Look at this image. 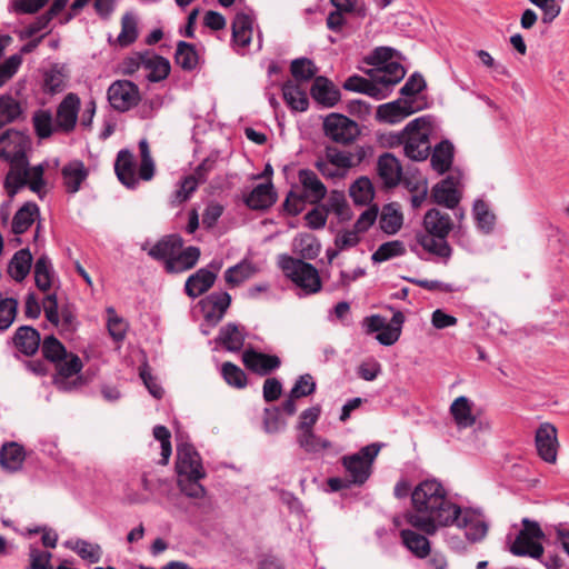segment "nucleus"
<instances>
[{
  "label": "nucleus",
  "mask_w": 569,
  "mask_h": 569,
  "mask_svg": "<svg viewBox=\"0 0 569 569\" xmlns=\"http://www.w3.org/2000/svg\"><path fill=\"white\" fill-rule=\"evenodd\" d=\"M326 207V211L335 212L340 220H349L351 218L350 208L342 191H331Z\"/></svg>",
  "instance_id": "nucleus-53"
},
{
  "label": "nucleus",
  "mask_w": 569,
  "mask_h": 569,
  "mask_svg": "<svg viewBox=\"0 0 569 569\" xmlns=\"http://www.w3.org/2000/svg\"><path fill=\"white\" fill-rule=\"evenodd\" d=\"M231 30L232 42L241 48H247L252 40L253 19L244 12H239L234 16Z\"/></svg>",
  "instance_id": "nucleus-26"
},
{
  "label": "nucleus",
  "mask_w": 569,
  "mask_h": 569,
  "mask_svg": "<svg viewBox=\"0 0 569 569\" xmlns=\"http://www.w3.org/2000/svg\"><path fill=\"white\" fill-rule=\"evenodd\" d=\"M282 96L286 103L293 111H306L309 107V99L306 90L300 83L288 80L282 86Z\"/></svg>",
  "instance_id": "nucleus-32"
},
{
  "label": "nucleus",
  "mask_w": 569,
  "mask_h": 569,
  "mask_svg": "<svg viewBox=\"0 0 569 569\" xmlns=\"http://www.w3.org/2000/svg\"><path fill=\"white\" fill-rule=\"evenodd\" d=\"M32 264V254L24 248L17 251L8 264V273L16 281H22L30 272Z\"/></svg>",
  "instance_id": "nucleus-34"
},
{
  "label": "nucleus",
  "mask_w": 569,
  "mask_h": 569,
  "mask_svg": "<svg viewBox=\"0 0 569 569\" xmlns=\"http://www.w3.org/2000/svg\"><path fill=\"white\" fill-rule=\"evenodd\" d=\"M40 333L37 329L30 326L19 327L13 337L12 342L14 347L26 356H33L40 346Z\"/></svg>",
  "instance_id": "nucleus-22"
},
{
  "label": "nucleus",
  "mask_w": 569,
  "mask_h": 569,
  "mask_svg": "<svg viewBox=\"0 0 569 569\" xmlns=\"http://www.w3.org/2000/svg\"><path fill=\"white\" fill-rule=\"evenodd\" d=\"M279 266L287 278L301 288L306 293H316L321 289L318 270L302 259L287 254L280 256Z\"/></svg>",
  "instance_id": "nucleus-2"
},
{
  "label": "nucleus",
  "mask_w": 569,
  "mask_h": 569,
  "mask_svg": "<svg viewBox=\"0 0 569 569\" xmlns=\"http://www.w3.org/2000/svg\"><path fill=\"white\" fill-rule=\"evenodd\" d=\"M17 299L4 297L0 292V331H6L11 327L17 317Z\"/></svg>",
  "instance_id": "nucleus-51"
},
{
  "label": "nucleus",
  "mask_w": 569,
  "mask_h": 569,
  "mask_svg": "<svg viewBox=\"0 0 569 569\" xmlns=\"http://www.w3.org/2000/svg\"><path fill=\"white\" fill-rule=\"evenodd\" d=\"M107 98L113 110L127 112L139 104L141 94L139 87L132 81L116 80L109 86Z\"/></svg>",
  "instance_id": "nucleus-5"
},
{
  "label": "nucleus",
  "mask_w": 569,
  "mask_h": 569,
  "mask_svg": "<svg viewBox=\"0 0 569 569\" xmlns=\"http://www.w3.org/2000/svg\"><path fill=\"white\" fill-rule=\"evenodd\" d=\"M221 375L224 381L233 388L243 389L248 383L246 372L230 361L222 363Z\"/></svg>",
  "instance_id": "nucleus-52"
},
{
  "label": "nucleus",
  "mask_w": 569,
  "mask_h": 569,
  "mask_svg": "<svg viewBox=\"0 0 569 569\" xmlns=\"http://www.w3.org/2000/svg\"><path fill=\"white\" fill-rule=\"evenodd\" d=\"M423 227L425 231H428L438 238L447 239L453 228V222L448 213L432 208L425 214Z\"/></svg>",
  "instance_id": "nucleus-20"
},
{
  "label": "nucleus",
  "mask_w": 569,
  "mask_h": 569,
  "mask_svg": "<svg viewBox=\"0 0 569 569\" xmlns=\"http://www.w3.org/2000/svg\"><path fill=\"white\" fill-rule=\"evenodd\" d=\"M174 62L183 71L194 70L199 63V54L194 44L186 41H179L174 53Z\"/></svg>",
  "instance_id": "nucleus-40"
},
{
  "label": "nucleus",
  "mask_w": 569,
  "mask_h": 569,
  "mask_svg": "<svg viewBox=\"0 0 569 569\" xmlns=\"http://www.w3.org/2000/svg\"><path fill=\"white\" fill-rule=\"evenodd\" d=\"M198 183L196 181V178L193 177H186L179 188L174 191L171 203L173 206L181 204L182 202L187 201L189 197L193 193V191L197 189Z\"/></svg>",
  "instance_id": "nucleus-62"
},
{
  "label": "nucleus",
  "mask_w": 569,
  "mask_h": 569,
  "mask_svg": "<svg viewBox=\"0 0 569 569\" xmlns=\"http://www.w3.org/2000/svg\"><path fill=\"white\" fill-rule=\"evenodd\" d=\"M458 183L459 180L457 177L452 174L446 177L433 186L431 190V200L448 209H455L460 201V194L457 189Z\"/></svg>",
  "instance_id": "nucleus-14"
},
{
  "label": "nucleus",
  "mask_w": 569,
  "mask_h": 569,
  "mask_svg": "<svg viewBox=\"0 0 569 569\" xmlns=\"http://www.w3.org/2000/svg\"><path fill=\"white\" fill-rule=\"evenodd\" d=\"M290 72L297 83L307 82L317 77L318 68L308 58H298L291 61Z\"/></svg>",
  "instance_id": "nucleus-43"
},
{
  "label": "nucleus",
  "mask_w": 569,
  "mask_h": 569,
  "mask_svg": "<svg viewBox=\"0 0 569 569\" xmlns=\"http://www.w3.org/2000/svg\"><path fill=\"white\" fill-rule=\"evenodd\" d=\"M204 477L192 476H178V487L180 491L189 498L200 499L206 495V489L200 485V480Z\"/></svg>",
  "instance_id": "nucleus-49"
},
{
  "label": "nucleus",
  "mask_w": 569,
  "mask_h": 569,
  "mask_svg": "<svg viewBox=\"0 0 569 569\" xmlns=\"http://www.w3.org/2000/svg\"><path fill=\"white\" fill-rule=\"evenodd\" d=\"M400 537L403 545L420 559L426 558L430 553V541L425 535H421L411 529H403L400 531Z\"/></svg>",
  "instance_id": "nucleus-35"
},
{
  "label": "nucleus",
  "mask_w": 569,
  "mask_h": 569,
  "mask_svg": "<svg viewBox=\"0 0 569 569\" xmlns=\"http://www.w3.org/2000/svg\"><path fill=\"white\" fill-rule=\"evenodd\" d=\"M26 452L21 445L12 441L2 445L0 449V466L8 472H17L22 468Z\"/></svg>",
  "instance_id": "nucleus-25"
},
{
  "label": "nucleus",
  "mask_w": 569,
  "mask_h": 569,
  "mask_svg": "<svg viewBox=\"0 0 569 569\" xmlns=\"http://www.w3.org/2000/svg\"><path fill=\"white\" fill-rule=\"evenodd\" d=\"M39 207L34 202L24 203L13 216L11 229L14 234H22L34 222Z\"/></svg>",
  "instance_id": "nucleus-37"
},
{
  "label": "nucleus",
  "mask_w": 569,
  "mask_h": 569,
  "mask_svg": "<svg viewBox=\"0 0 569 569\" xmlns=\"http://www.w3.org/2000/svg\"><path fill=\"white\" fill-rule=\"evenodd\" d=\"M43 173L44 168L42 164H38L32 168L26 166V186H28L31 191L40 193L46 184Z\"/></svg>",
  "instance_id": "nucleus-61"
},
{
  "label": "nucleus",
  "mask_w": 569,
  "mask_h": 569,
  "mask_svg": "<svg viewBox=\"0 0 569 569\" xmlns=\"http://www.w3.org/2000/svg\"><path fill=\"white\" fill-rule=\"evenodd\" d=\"M216 279V271L201 268L187 279L184 291L189 297L197 298L207 292L213 286Z\"/></svg>",
  "instance_id": "nucleus-23"
},
{
  "label": "nucleus",
  "mask_w": 569,
  "mask_h": 569,
  "mask_svg": "<svg viewBox=\"0 0 569 569\" xmlns=\"http://www.w3.org/2000/svg\"><path fill=\"white\" fill-rule=\"evenodd\" d=\"M63 183L68 192L79 191L81 183L87 179L89 171L80 160H74L66 164L62 170Z\"/></svg>",
  "instance_id": "nucleus-31"
},
{
  "label": "nucleus",
  "mask_w": 569,
  "mask_h": 569,
  "mask_svg": "<svg viewBox=\"0 0 569 569\" xmlns=\"http://www.w3.org/2000/svg\"><path fill=\"white\" fill-rule=\"evenodd\" d=\"M378 174L387 188L399 184L402 178V168L399 160L391 153L381 154L377 163Z\"/></svg>",
  "instance_id": "nucleus-19"
},
{
  "label": "nucleus",
  "mask_w": 569,
  "mask_h": 569,
  "mask_svg": "<svg viewBox=\"0 0 569 569\" xmlns=\"http://www.w3.org/2000/svg\"><path fill=\"white\" fill-rule=\"evenodd\" d=\"M114 171L120 182L126 187L132 189L137 186L133 154L129 150L119 151L114 162Z\"/></svg>",
  "instance_id": "nucleus-30"
},
{
  "label": "nucleus",
  "mask_w": 569,
  "mask_h": 569,
  "mask_svg": "<svg viewBox=\"0 0 569 569\" xmlns=\"http://www.w3.org/2000/svg\"><path fill=\"white\" fill-rule=\"evenodd\" d=\"M418 247L439 258L448 259L452 249L447 239L438 238L428 231H419L415 234V243H410V250L418 253Z\"/></svg>",
  "instance_id": "nucleus-13"
},
{
  "label": "nucleus",
  "mask_w": 569,
  "mask_h": 569,
  "mask_svg": "<svg viewBox=\"0 0 569 569\" xmlns=\"http://www.w3.org/2000/svg\"><path fill=\"white\" fill-rule=\"evenodd\" d=\"M26 119V108L21 101L11 94L4 93L0 96V129L23 121Z\"/></svg>",
  "instance_id": "nucleus-21"
},
{
  "label": "nucleus",
  "mask_w": 569,
  "mask_h": 569,
  "mask_svg": "<svg viewBox=\"0 0 569 569\" xmlns=\"http://www.w3.org/2000/svg\"><path fill=\"white\" fill-rule=\"evenodd\" d=\"M349 193L356 204H367L375 196L373 186L367 177L358 178L350 186Z\"/></svg>",
  "instance_id": "nucleus-44"
},
{
  "label": "nucleus",
  "mask_w": 569,
  "mask_h": 569,
  "mask_svg": "<svg viewBox=\"0 0 569 569\" xmlns=\"http://www.w3.org/2000/svg\"><path fill=\"white\" fill-rule=\"evenodd\" d=\"M33 128L36 134L40 139H47L52 136L56 129V123L53 124L52 116L48 110H37L32 117Z\"/></svg>",
  "instance_id": "nucleus-46"
},
{
  "label": "nucleus",
  "mask_w": 569,
  "mask_h": 569,
  "mask_svg": "<svg viewBox=\"0 0 569 569\" xmlns=\"http://www.w3.org/2000/svg\"><path fill=\"white\" fill-rule=\"evenodd\" d=\"M521 525L522 529L510 545L509 551L517 557L540 559L545 552V548L540 542L546 538L545 532L537 521L529 518H523Z\"/></svg>",
  "instance_id": "nucleus-3"
},
{
  "label": "nucleus",
  "mask_w": 569,
  "mask_h": 569,
  "mask_svg": "<svg viewBox=\"0 0 569 569\" xmlns=\"http://www.w3.org/2000/svg\"><path fill=\"white\" fill-rule=\"evenodd\" d=\"M71 549L83 560H88L91 563H97L101 560L102 549L98 543H91L89 541L79 539L74 542Z\"/></svg>",
  "instance_id": "nucleus-55"
},
{
  "label": "nucleus",
  "mask_w": 569,
  "mask_h": 569,
  "mask_svg": "<svg viewBox=\"0 0 569 569\" xmlns=\"http://www.w3.org/2000/svg\"><path fill=\"white\" fill-rule=\"evenodd\" d=\"M244 367L258 376H268L281 366V360L276 355H268L253 349L242 353Z\"/></svg>",
  "instance_id": "nucleus-11"
},
{
  "label": "nucleus",
  "mask_w": 569,
  "mask_h": 569,
  "mask_svg": "<svg viewBox=\"0 0 569 569\" xmlns=\"http://www.w3.org/2000/svg\"><path fill=\"white\" fill-rule=\"evenodd\" d=\"M54 365L58 373L54 382L59 388L69 390L71 386L81 383L82 379L80 377L71 383L67 381L70 377L78 375L83 367L81 359L77 355L67 353L66 358L58 360Z\"/></svg>",
  "instance_id": "nucleus-16"
},
{
  "label": "nucleus",
  "mask_w": 569,
  "mask_h": 569,
  "mask_svg": "<svg viewBox=\"0 0 569 569\" xmlns=\"http://www.w3.org/2000/svg\"><path fill=\"white\" fill-rule=\"evenodd\" d=\"M323 132L336 143L349 144L360 133L357 122L340 113H330L323 120Z\"/></svg>",
  "instance_id": "nucleus-6"
},
{
  "label": "nucleus",
  "mask_w": 569,
  "mask_h": 569,
  "mask_svg": "<svg viewBox=\"0 0 569 569\" xmlns=\"http://www.w3.org/2000/svg\"><path fill=\"white\" fill-rule=\"evenodd\" d=\"M473 212L478 227L489 233L493 229L496 216L489 210L488 204L483 200H477Z\"/></svg>",
  "instance_id": "nucleus-58"
},
{
  "label": "nucleus",
  "mask_w": 569,
  "mask_h": 569,
  "mask_svg": "<svg viewBox=\"0 0 569 569\" xmlns=\"http://www.w3.org/2000/svg\"><path fill=\"white\" fill-rule=\"evenodd\" d=\"M41 350L43 357L53 363L66 358L68 353L64 346L54 336L44 338Z\"/></svg>",
  "instance_id": "nucleus-59"
},
{
  "label": "nucleus",
  "mask_w": 569,
  "mask_h": 569,
  "mask_svg": "<svg viewBox=\"0 0 569 569\" xmlns=\"http://www.w3.org/2000/svg\"><path fill=\"white\" fill-rule=\"evenodd\" d=\"M532 4L540 8L543 12L542 22L551 23L561 12V7L557 0H529Z\"/></svg>",
  "instance_id": "nucleus-64"
},
{
  "label": "nucleus",
  "mask_w": 569,
  "mask_h": 569,
  "mask_svg": "<svg viewBox=\"0 0 569 569\" xmlns=\"http://www.w3.org/2000/svg\"><path fill=\"white\" fill-rule=\"evenodd\" d=\"M325 159L345 173L348 169L356 166L351 152L341 151L333 146H327L325 148Z\"/></svg>",
  "instance_id": "nucleus-48"
},
{
  "label": "nucleus",
  "mask_w": 569,
  "mask_h": 569,
  "mask_svg": "<svg viewBox=\"0 0 569 569\" xmlns=\"http://www.w3.org/2000/svg\"><path fill=\"white\" fill-rule=\"evenodd\" d=\"M415 111L412 101L398 99L379 106L376 117L377 120L381 122L397 123L412 114Z\"/></svg>",
  "instance_id": "nucleus-17"
},
{
  "label": "nucleus",
  "mask_w": 569,
  "mask_h": 569,
  "mask_svg": "<svg viewBox=\"0 0 569 569\" xmlns=\"http://www.w3.org/2000/svg\"><path fill=\"white\" fill-rule=\"evenodd\" d=\"M412 510L405 515L406 521L428 536L439 528L449 527L457 520L461 509L447 497L443 486L432 479L420 482L411 493Z\"/></svg>",
  "instance_id": "nucleus-1"
},
{
  "label": "nucleus",
  "mask_w": 569,
  "mask_h": 569,
  "mask_svg": "<svg viewBox=\"0 0 569 569\" xmlns=\"http://www.w3.org/2000/svg\"><path fill=\"white\" fill-rule=\"evenodd\" d=\"M34 281L41 291H48L51 288V262L46 254L40 256L36 261Z\"/></svg>",
  "instance_id": "nucleus-47"
},
{
  "label": "nucleus",
  "mask_w": 569,
  "mask_h": 569,
  "mask_svg": "<svg viewBox=\"0 0 569 569\" xmlns=\"http://www.w3.org/2000/svg\"><path fill=\"white\" fill-rule=\"evenodd\" d=\"M28 147L27 137L18 130L8 129L0 134V159L10 164H21L27 161L26 149Z\"/></svg>",
  "instance_id": "nucleus-7"
},
{
  "label": "nucleus",
  "mask_w": 569,
  "mask_h": 569,
  "mask_svg": "<svg viewBox=\"0 0 569 569\" xmlns=\"http://www.w3.org/2000/svg\"><path fill=\"white\" fill-rule=\"evenodd\" d=\"M298 176L306 192V198L311 203H318L326 197L327 188L312 170L301 169Z\"/></svg>",
  "instance_id": "nucleus-27"
},
{
  "label": "nucleus",
  "mask_w": 569,
  "mask_h": 569,
  "mask_svg": "<svg viewBox=\"0 0 569 569\" xmlns=\"http://www.w3.org/2000/svg\"><path fill=\"white\" fill-rule=\"evenodd\" d=\"M403 216L396 203H388L382 208L379 224L387 234L397 233L402 227Z\"/></svg>",
  "instance_id": "nucleus-39"
},
{
  "label": "nucleus",
  "mask_w": 569,
  "mask_h": 569,
  "mask_svg": "<svg viewBox=\"0 0 569 569\" xmlns=\"http://www.w3.org/2000/svg\"><path fill=\"white\" fill-rule=\"evenodd\" d=\"M381 446L371 443L361 448L357 453L341 458L349 481L353 485H363L371 475L372 462L378 456Z\"/></svg>",
  "instance_id": "nucleus-4"
},
{
  "label": "nucleus",
  "mask_w": 569,
  "mask_h": 569,
  "mask_svg": "<svg viewBox=\"0 0 569 569\" xmlns=\"http://www.w3.org/2000/svg\"><path fill=\"white\" fill-rule=\"evenodd\" d=\"M406 248L399 240L385 242L372 253L371 259L376 263H381L395 257L405 254Z\"/></svg>",
  "instance_id": "nucleus-50"
},
{
  "label": "nucleus",
  "mask_w": 569,
  "mask_h": 569,
  "mask_svg": "<svg viewBox=\"0 0 569 569\" xmlns=\"http://www.w3.org/2000/svg\"><path fill=\"white\" fill-rule=\"evenodd\" d=\"M254 268L248 262H241L226 270L224 279L231 287L239 286L254 273Z\"/></svg>",
  "instance_id": "nucleus-57"
},
{
  "label": "nucleus",
  "mask_w": 569,
  "mask_h": 569,
  "mask_svg": "<svg viewBox=\"0 0 569 569\" xmlns=\"http://www.w3.org/2000/svg\"><path fill=\"white\" fill-rule=\"evenodd\" d=\"M452 160L453 146L450 141L443 140L435 147L430 162L432 169L442 174L450 169Z\"/></svg>",
  "instance_id": "nucleus-36"
},
{
  "label": "nucleus",
  "mask_w": 569,
  "mask_h": 569,
  "mask_svg": "<svg viewBox=\"0 0 569 569\" xmlns=\"http://www.w3.org/2000/svg\"><path fill=\"white\" fill-rule=\"evenodd\" d=\"M297 441L307 452H317L331 446L330 441L316 436L312 430L301 431Z\"/></svg>",
  "instance_id": "nucleus-60"
},
{
  "label": "nucleus",
  "mask_w": 569,
  "mask_h": 569,
  "mask_svg": "<svg viewBox=\"0 0 569 569\" xmlns=\"http://www.w3.org/2000/svg\"><path fill=\"white\" fill-rule=\"evenodd\" d=\"M535 442L539 457L546 462L555 463L559 446L557 428L549 422L541 423L536 431Z\"/></svg>",
  "instance_id": "nucleus-9"
},
{
  "label": "nucleus",
  "mask_w": 569,
  "mask_h": 569,
  "mask_svg": "<svg viewBox=\"0 0 569 569\" xmlns=\"http://www.w3.org/2000/svg\"><path fill=\"white\" fill-rule=\"evenodd\" d=\"M143 67L149 70L147 76L151 82H159L164 80L171 70V66L168 59L161 56H152L149 58L141 57Z\"/></svg>",
  "instance_id": "nucleus-41"
},
{
  "label": "nucleus",
  "mask_w": 569,
  "mask_h": 569,
  "mask_svg": "<svg viewBox=\"0 0 569 569\" xmlns=\"http://www.w3.org/2000/svg\"><path fill=\"white\" fill-rule=\"evenodd\" d=\"M311 97L320 104L331 108L340 100L339 89L326 77L315 78L310 89Z\"/></svg>",
  "instance_id": "nucleus-18"
},
{
  "label": "nucleus",
  "mask_w": 569,
  "mask_h": 569,
  "mask_svg": "<svg viewBox=\"0 0 569 569\" xmlns=\"http://www.w3.org/2000/svg\"><path fill=\"white\" fill-rule=\"evenodd\" d=\"M21 63L22 58L20 54H12L4 62L0 63V88L17 73Z\"/></svg>",
  "instance_id": "nucleus-63"
},
{
  "label": "nucleus",
  "mask_w": 569,
  "mask_h": 569,
  "mask_svg": "<svg viewBox=\"0 0 569 569\" xmlns=\"http://www.w3.org/2000/svg\"><path fill=\"white\" fill-rule=\"evenodd\" d=\"M80 98L76 93H68L57 107L56 129L64 133L74 130L80 110Z\"/></svg>",
  "instance_id": "nucleus-8"
},
{
  "label": "nucleus",
  "mask_w": 569,
  "mask_h": 569,
  "mask_svg": "<svg viewBox=\"0 0 569 569\" xmlns=\"http://www.w3.org/2000/svg\"><path fill=\"white\" fill-rule=\"evenodd\" d=\"M176 468L178 476L198 475V477H206L200 455L190 443L177 446Z\"/></svg>",
  "instance_id": "nucleus-10"
},
{
  "label": "nucleus",
  "mask_w": 569,
  "mask_h": 569,
  "mask_svg": "<svg viewBox=\"0 0 569 569\" xmlns=\"http://www.w3.org/2000/svg\"><path fill=\"white\" fill-rule=\"evenodd\" d=\"M453 525L459 528H465L467 539L472 542L482 540L488 532V525L481 516L470 509L461 510L460 515L457 516V520L453 521Z\"/></svg>",
  "instance_id": "nucleus-15"
},
{
  "label": "nucleus",
  "mask_w": 569,
  "mask_h": 569,
  "mask_svg": "<svg viewBox=\"0 0 569 569\" xmlns=\"http://www.w3.org/2000/svg\"><path fill=\"white\" fill-rule=\"evenodd\" d=\"M200 257V249L190 246L183 251H179L173 258L167 259L166 271L169 273H179L192 269Z\"/></svg>",
  "instance_id": "nucleus-29"
},
{
  "label": "nucleus",
  "mask_w": 569,
  "mask_h": 569,
  "mask_svg": "<svg viewBox=\"0 0 569 569\" xmlns=\"http://www.w3.org/2000/svg\"><path fill=\"white\" fill-rule=\"evenodd\" d=\"M450 412L459 428H469L475 425L476 417L471 412L468 398L461 396L451 403Z\"/></svg>",
  "instance_id": "nucleus-42"
},
{
  "label": "nucleus",
  "mask_w": 569,
  "mask_h": 569,
  "mask_svg": "<svg viewBox=\"0 0 569 569\" xmlns=\"http://www.w3.org/2000/svg\"><path fill=\"white\" fill-rule=\"evenodd\" d=\"M183 246V240L179 234H169L160 239L148 252V254L156 260H163L164 264L167 259L173 258Z\"/></svg>",
  "instance_id": "nucleus-28"
},
{
  "label": "nucleus",
  "mask_w": 569,
  "mask_h": 569,
  "mask_svg": "<svg viewBox=\"0 0 569 569\" xmlns=\"http://www.w3.org/2000/svg\"><path fill=\"white\" fill-rule=\"evenodd\" d=\"M138 37L137 20L133 14L127 12L121 18V32L118 36V43L127 47L136 41Z\"/></svg>",
  "instance_id": "nucleus-54"
},
{
  "label": "nucleus",
  "mask_w": 569,
  "mask_h": 569,
  "mask_svg": "<svg viewBox=\"0 0 569 569\" xmlns=\"http://www.w3.org/2000/svg\"><path fill=\"white\" fill-rule=\"evenodd\" d=\"M277 200L271 181L260 183L246 197V204L253 210H266L270 208Z\"/></svg>",
  "instance_id": "nucleus-24"
},
{
  "label": "nucleus",
  "mask_w": 569,
  "mask_h": 569,
  "mask_svg": "<svg viewBox=\"0 0 569 569\" xmlns=\"http://www.w3.org/2000/svg\"><path fill=\"white\" fill-rule=\"evenodd\" d=\"M217 341L228 351H239L244 343V335L240 327L236 323H227L221 327Z\"/></svg>",
  "instance_id": "nucleus-33"
},
{
  "label": "nucleus",
  "mask_w": 569,
  "mask_h": 569,
  "mask_svg": "<svg viewBox=\"0 0 569 569\" xmlns=\"http://www.w3.org/2000/svg\"><path fill=\"white\" fill-rule=\"evenodd\" d=\"M29 565L27 569H53L51 565L52 553L47 550H41L38 545L31 543L29 546Z\"/></svg>",
  "instance_id": "nucleus-56"
},
{
  "label": "nucleus",
  "mask_w": 569,
  "mask_h": 569,
  "mask_svg": "<svg viewBox=\"0 0 569 569\" xmlns=\"http://www.w3.org/2000/svg\"><path fill=\"white\" fill-rule=\"evenodd\" d=\"M429 123L418 126L407 138L405 154L415 161H423L430 154Z\"/></svg>",
  "instance_id": "nucleus-12"
},
{
  "label": "nucleus",
  "mask_w": 569,
  "mask_h": 569,
  "mask_svg": "<svg viewBox=\"0 0 569 569\" xmlns=\"http://www.w3.org/2000/svg\"><path fill=\"white\" fill-rule=\"evenodd\" d=\"M10 166L11 169L6 177L4 187L8 194L13 197L19 189L26 186V166H28V160L22 161L21 164L12 163Z\"/></svg>",
  "instance_id": "nucleus-45"
},
{
  "label": "nucleus",
  "mask_w": 569,
  "mask_h": 569,
  "mask_svg": "<svg viewBox=\"0 0 569 569\" xmlns=\"http://www.w3.org/2000/svg\"><path fill=\"white\" fill-rule=\"evenodd\" d=\"M206 303L211 305V310L206 312V320L217 325L223 318L230 307L231 296L228 292L212 293L207 297Z\"/></svg>",
  "instance_id": "nucleus-38"
}]
</instances>
